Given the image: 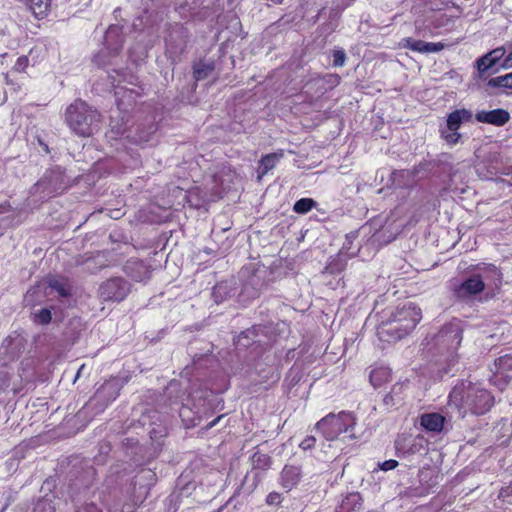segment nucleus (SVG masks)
Wrapping results in <instances>:
<instances>
[{
    "mask_svg": "<svg viewBox=\"0 0 512 512\" xmlns=\"http://www.w3.org/2000/svg\"><path fill=\"white\" fill-rule=\"evenodd\" d=\"M421 319V309L412 302L384 310L377 327V335L383 342H396L409 335Z\"/></svg>",
    "mask_w": 512,
    "mask_h": 512,
    "instance_id": "1",
    "label": "nucleus"
},
{
    "mask_svg": "<svg viewBox=\"0 0 512 512\" xmlns=\"http://www.w3.org/2000/svg\"><path fill=\"white\" fill-rule=\"evenodd\" d=\"M65 121L74 134L89 137L98 128L101 114L84 100L76 99L66 108Z\"/></svg>",
    "mask_w": 512,
    "mask_h": 512,
    "instance_id": "2",
    "label": "nucleus"
},
{
    "mask_svg": "<svg viewBox=\"0 0 512 512\" xmlns=\"http://www.w3.org/2000/svg\"><path fill=\"white\" fill-rule=\"evenodd\" d=\"M355 425L354 414L349 411H341L338 414L329 413L316 423L315 428L327 441H334L339 439L342 434H348L350 439L355 438Z\"/></svg>",
    "mask_w": 512,
    "mask_h": 512,
    "instance_id": "3",
    "label": "nucleus"
},
{
    "mask_svg": "<svg viewBox=\"0 0 512 512\" xmlns=\"http://www.w3.org/2000/svg\"><path fill=\"white\" fill-rule=\"evenodd\" d=\"M130 293V284L122 277H112L104 281L98 290L104 302H121Z\"/></svg>",
    "mask_w": 512,
    "mask_h": 512,
    "instance_id": "4",
    "label": "nucleus"
},
{
    "mask_svg": "<svg viewBox=\"0 0 512 512\" xmlns=\"http://www.w3.org/2000/svg\"><path fill=\"white\" fill-rule=\"evenodd\" d=\"M472 113L466 109H456L447 117V130H440L441 138L450 146L456 145L461 134L458 132L463 122L471 121Z\"/></svg>",
    "mask_w": 512,
    "mask_h": 512,
    "instance_id": "5",
    "label": "nucleus"
},
{
    "mask_svg": "<svg viewBox=\"0 0 512 512\" xmlns=\"http://www.w3.org/2000/svg\"><path fill=\"white\" fill-rule=\"evenodd\" d=\"M464 404L473 414L483 415L494 405V396L484 388H469Z\"/></svg>",
    "mask_w": 512,
    "mask_h": 512,
    "instance_id": "6",
    "label": "nucleus"
},
{
    "mask_svg": "<svg viewBox=\"0 0 512 512\" xmlns=\"http://www.w3.org/2000/svg\"><path fill=\"white\" fill-rule=\"evenodd\" d=\"M463 339V329L458 322H450L445 324L436 335L437 345L453 353L458 350Z\"/></svg>",
    "mask_w": 512,
    "mask_h": 512,
    "instance_id": "7",
    "label": "nucleus"
},
{
    "mask_svg": "<svg viewBox=\"0 0 512 512\" xmlns=\"http://www.w3.org/2000/svg\"><path fill=\"white\" fill-rule=\"evenodd\" d=\"M187 39L188 31L182 24H171L164 39L166 54L169 56L181 54L186 47Z\"/></svg>",
    "mask_w": 512,
    "mask_h": 512,
    "instance_id": "8",
    "label": "nucleus"
},
{
    "mask_svg": "<svg viewBox=\"0 0 512 512\" xmlns=\"http://www.w3.org/2000/svg\"><path fill=\"white\" fill-rule=\"evenodd\" d=\"M485 290V282L481 274H472L461 283L454 285L452 291L458 300L470 299Z\"/></svg>",
    "mask_w": 512,
    "mask_h": 512,
    "instance_id": "9",
    "label": "nucleus"
},
{
    "mask_svg": "<svg viewBox=\"0 0 512 512\" xmlns=\"http://www.w3.org/2000/svg\"><path fill=\"white\" fill-rule=\"evenodd\" d=\"M475 118L480 123L491 124L494 126H504L510 120V114L505 109H494L490 111H479Z\"/></svg>",
    "mask_w": 512,
    "mask_h": 512,
    "instance_id": "10",
    "label": "nucleus"
},
{
    "mask_svg": "<svg viewBox=\"0 0 512 512\" xmlns=\"http://www.w3.org/2000/svg\"><path fill=\"white\" fill-rule=\"evenodd\" d=\"M402 46L419 53H437L442 51L445 47L442 42H425L411 37L404 38L402 40Z\"/></svg>",
    "mask_w": 512,
    "mask_h": 512,
    "instance_id": "11",
    "label": "nucleus"
},
{
    "mask_svg": "<svg viewBox=\"0 0 512 512\" xmlns=\"http://www.w3.org/2000/svg\"><path fill=\"white\" fill-rule=\"evenodd\" d=\"M301 480V470L297 466L285 465L280 473L279 483L286 492L295 488Z\"/></svg>",
    "mask_w": 512,
    "mask_h": 512,
    "instance_id": "12",
    "label": "nucleus"
},
{
    "mask_svg": "<svg viewBox=\"0 0 512 512\" xmlns=\"http://www.w3.org/2000/svg\"><path fill=\"white\" fill-rule=\"evenodd\" d=\"M445 417L440 413H425L420 418L421 426L429 432L440 433L445 424Z\"/></svg>",
    "mask_w": 512,
    "mask_h": 512,
    "instance_id": "13",
    "label": "nucleus"
},
{
    "mask_svg": "<svg viewBox=\"0 0 512 512\" xmlns=\"http://www.w3.org/2000/svg\"><path fill=\"white\" fill-rule=\"evenodd\" d=\"M179 416L183 425L187 429L198 426L203 420V416L200 413V410H194V408L187 404H183L181 406L179 409Z\"/></svg>",
    "mask_w": 512,
    "mask_h": 512,
    "instance_id": "14",
    "label": "nucleus"
},
{
    "mask_svg": "<svg viewBox=\"0 0 512 512\" xmlns=\"http://www.w3.org/2000/svg\"><path fill=\"white\" fill-rule=\"evenodd\" d=\"M363 498L359 492L348 493L341 501L336 512H360Z\"/></svg>",
    "mask_w": 512,
    "mask_h": 512,
    "instance_id": "15",
    "label": "nucleus"
},
{
    "mask_svg": "<svg viewBox=\"0 0 512 512\" xmlns=\"http://www.w3.org/2000/svg\"><path fill=\"white\" fill-rule=\"evenodd\" d=\"M485 273L486 279L491 282L496 288H500L503 282V273L499 267L493 263H479L474 267Z\"/></svg>",
    "mask_w": 512,
    "mask_h": 512,
    "instance_id": "16",
    "label": "nucleus"
},
{
    "mask_svg": "<svg viewBox=\"0 0 512 512\" xmlns=\"http://www.w3.org/2000/svg\"><path fill=\"white\" fill-rule=\"evenodd\" d=\"M284 157V151L282 149L277 152L269 153L261 157L259 160L258 177L261 178L273 168H275L277 162Z\"/></svg>",
    "mask_w": 512,
    "mask_h": 512,
    "instance_id": "17",
    "label": "nucleus"
},
{
    "mask_svg": "<svg viewBox=\"0 0 512 512\" xmlns=\"http://www.w3.org/2000/svg\"><path fill=\"white\" fill-rule=\"evenodd\" d=\"M502 55L503 51L501 49H496L480 57L476 62L478 71L480 73H485L497 64Z\"/></svg>",
    "mask_w": 512,
    "mask_h": 512,
    "instance_id": "18",
    "label": "nucleus"
},
{
    "mask_svg": "<svg viewBox=\"0 0 512 512\" xmlns=\"http://www.w3.org/2000/svg\"><path fill=\"white\" fill-rule=\"evenodd\" d=\"M391 372L386 367H377L373 370H371L369 375V380L371 385L374 388H379L383 386L385 383H387L390 380Z\"/></svg>",
    "mask_w": 512,
    "mask_h": 512,
    "instance_id": "19",
    "label": "nucleus"
},
{
    "mask_svg": "<svg viewBox=\"0 0 512 512\" xmlns=\"http://www.w3.org/2000/svg\"><path fill=\"white\" fill-rule=\"evenodd\" d=\"M419 477L420 483L427 493L439 484V473L431 469L422 470Z\"/></svg>",
    "mask_w": 512,
    "mask_h": 512,
    "instance_id": "20",
    "label": "nucleus"
},
{
    "mask_svg": "<svg viewBox=\"0 0 512 512\" xmlns=\"http://www.w3.org/2000/svg\"><path fill=\"white\" fill-rule=\"evenodd\" d=\"M215 69L214 61H200L193 66V78L195 81L206 79Z\"/></svg>",
    "mask_w": 512,
    "mask_h": 512,
    "instance_id": "21",
    "label": "nucleus"
},
{
    "mask_svg": "<svg viewBox=\"0 0 512 512\" xmlns=\"http://www.w3.org/2000/svg\"><path fill=\"white\" fill-rule=\"evenodd\" d=\"M49 287L56 291L61 297L71 296V287L66 278L52 277L48 282Z\"/></svg>",
    "mask_w": 512,
    "mask_h": 512,
    "instance_id": "22",
    "label": "nucleus"
},
{
    "mask_svg": "<svg viewBox=\"0 0 512 512\" xmlns=\"http://www.w3.org/2000/svg\"><path fill=\"white\" fill-rule=\"evenodd\" d=\"M316 205L312 198H301L297 200L293 206V210L297 214H306L311 211Z\"/></svg>",
    "mask_w": 512,
    "mask_h": 512,
    "instance_id": "23",
    "label": "nucleus"
},
{
    "mask_svg": "<svg viewBox=\"0 0 512 512\" xmlns=\"http://www.w3.org/2000/svg\"><path fill=\"white\" fill-rule=\"evenodd\" d=\"M111 390V394H110V398L109 400L110 401H113L117 398V396L119 395V388L117 387L116 383H113V382H106L104 385H102L97 391H96V394L95 396L96 397H99V398H102L104 397L108 391Z\"/></svg>",
    "mask_w": 512,
    "mask_h": 512,
    "instance_id": "24",
    "label": "nucleus"
},
{
    "mask_svg": "<svg viewBox=\"0 0 512 512\" xmlns=\"http://www.w3.org/2000/svg\"><path fill=\"white\" fill-rule=\"evenodd\" d=\"M488 86L512 89V72L503 76L491 78L488 81Z\"/></svg>",
    "mask_w": 512,
    "mask_h": 512,
    "instance_id": "25",
    "label": "nucleus"
},
{
    "mask_svg": "<svg viewBox=\"0 0 512 512\" xmlns=\"http://www.w3.org/2000/svg\"><path fill=\"white\" fill-rule=\"evenodd\" d=\"M252 461L255 467L261 469H267L271 465V457L260 452H255L253 454Z\"/></svg>",
    "mask_w": 512,
    "mask_h": 512,
    "instance_id": "26",
    "label": "nucleus"
},
{
    "mask_svg": "<svg viewBox=\"0 0 512 512\" xmlns=\"http://www.w3.org/2000/svg\"><path fill=\"white\" fill-rule=\"evenodd\" d=\"M52 320L51 310L48 308H43L38 311V313L34 316V322L39 323L41 325H47Z\"/></svg>",
    "mask_w": 512,
    "mask_h": 512,
    "instance_id": "27",
    "label": "nucleus"
},
{
    "mask_svg": "<svg viewBox=\"0 0 512 512\" xmlns=\"http://www.w3.org/2000/svg\"><path fill=\"white\" fill-rule=\"evenodd\" d=\"M495 366L498 369L511 370L512 369V355L506 354L495 359Z\"/></svg>",
    "mask_w": 512,
    "mask_h": 512,
    "instance_id": "28",
    "label": "nucleus"
},
{
    "mask_svg": "<svg viewBox=\"0 0 512 512\" xmlns=\"http://www.w3.org/2000/svg\"><path fill=\"white\" fill-rule=\"evenodd\" d=\"M265 502L269 506L279 507L283 502V497L279 492L272 491L266 496Z\"/></svg>",
    "mask_w": 512,
    "mask_h": 512,
    "instance_id": "29",
    "label": "nucleus"
},
{
    "mask_svg": "<svg viewBox=\"0 0 512 512\" xmlns=\"http://www.w3.org/2000/svg\"><path fill=\"white\" fill-rule=\"evenodd\" d=\"M194 408H197V410H200V413L203 416V419H207L211 417L214 414V409L212 405L207 402L206 400H203V403L201 406L194 405Z\"/></svg>",
    "mask_w": 512,
    "mask_h": 512,
    "instance_id": "30",
    "label": "nucleus"
},
{
    "mask_svg": "<svg viewBox=\"0 0 512 512\" xmlns=\"http://www.w3.org/2000/svg\"><path fill=\"white\" fill-rule=\"evenodd\" d=\"M28 65H29L28 57L25 55H22L17 58L14 66H13V69L16 72H24L26 70V68L28 67Z\"/></svg>",
    "mask_w": 512,
    "mask_h": 512,
    "instance_id": "31",
    "label": "nucleus"
},
{
    "mask_svg": "<svg viewBox=\"0 0 512 512\" xmlns=\"http://www.w3.org/2000/svg\"><path fill=\"white\" fill-rule=\"evenodd\" d=\"M346 55L343 50H334L333 51V66L334 67H342L345 63Z\"/></svg>",
    "mask_w": 512,
    "mask_h": 512,
    "instance_id": "32",
    "label": "nucleus"
},
{
    "mask_svg": "<svg viewBox=\"0 0 512 512\" xmlns=\"http://www.w3.org/2000/svg\"><path fill=\"white\" fill-rule=\"evenodd\" d=\"M74 512H103L95 503H84L78 507Z\"/></svg>",
    "mask_w": 512,
    "mask_h": 512,
    "instance_id": "33",
    "label": "nucleus"
},
{
    "mask_svg": "<svg viewBox=\"0 0 512 512\" xmlns=\"http://www.w3.org/2000/svg\"><path fill=\"white\" fill-rule=\"evenodd\" d=\"M316 445V438L312 435L306 436L301 443L299 444V447L303 450H310L314 448Z\"/></svg>",
    "mask_w": 512,
    "mask_h": 512,
    "instance_id": "34",
    "label": "nucleus"
},
{
    "mask_svg": "<svg viewBox=\"0 0 512 512\" xmlns=\"http://www.w3.org/2000/svg\"><path fill=\"white\" fill-rule=\"evenodd\" d=\"M398 465V461L394 459L385 460L384 462L378 464L379 468L383 471L393 470L398 467Z\"/></svg>",
    "mask_w": 512,
    "mask_h": 512,
    "instance_id": "35",
    "label": "nucleus"
},
{
    "mask_svg": "<svg viewBox=\"0 0 512 512\" xmlns=\"http://www.w3.org/2000/svg\"><path fill=\"white\" fill-rule=\"evenodd\" d=\"M132 268L143 269V270H145L146 273L148 272L147 266L141 260L128 262L126 269L130 270Z\"/></svg>",
    "mask_w": 512,
    "mask_h": 512,
    "instance_id": "36",
    "label": "nucleus"
},
{
    "mask_svg": "<svg viewBox=\"0 0 512 512\" xmlns=\"http://www.w3.org/2000/svg\"><path fill=\"white\" fill-rule=\"evenodd\" d=\"M323 79H325L329 84L332 85H338L341 80L338 74H328Z\"/></svg>",
    "mask_w": 512,
    "mask_h": 512,
    "instance_id": "37",
    "label": "nucleus"
},
{
    "mask_svg": "<svg viewBox=\"0 0 512 512\" xmlns=\"http://www.w3.org/2000/svg\"><path fill=\"white\" fill-rule=\"evenodd\" d=\"M223 417H224V415L217 416L212 421H210L205 427H203L202 430L203 431H208L212 427L216 426Z\"/></svg>",
    "mask_w": 512,
    "mask_h": 512,
    "instance_id": "38",
    "label": "nucleus"
},
{
    "mask_svg": "<svg viewBox=\"0 0 512 512\" xmlns=\"http://www.w3.org/2000/svg\"><path fill=\"white\" fill-rule=\"evenodd\" d=\"M504 66L512 67V49H511V52L508 54V56L504 60Z\"/></svg>",
    "mask_w": 512,
    "mask_h": 512,
    "instance_id": "39",
    "label": "nucleus"
},
{
    "mask_svg": "<svg viewBox=\"0 0 512 512\" xmlns=\"http://www.w3.org/2000/svg\"><path fill=\"white\" fill-rule=\"evenodd\" d=\"M7 382H8L7 375L4 373H0V389L2 388L3 385H7Z\"/></svg>",
    "mask_w": 512,
    "mask_h": 512,
    "instance_id": "40",
    "label": "nucleus"
},
{
    "mask_svg": "<svg viewBox=\"0 0 512 512\" xmlns=\"http://www.w3.org/2000/svg\"><path fill=\"white\" fill-rule=\"evenodd\" d=\"M9 207H10V204L8 202H5L4 204H0V213L8 211Z\"/></svg>",
    "mask_w": 512,
    "mask_h": 512,
    "instance_id": "41",
    "label": "nucleus"
},
{
    "mask_svg": "<svg viewBox=\"0 0 512 512\" xmlns=\"http://www.w3.org/2000/svg\"><path fill=\"white\" fill-rule=\"evenodd\" d=\"M128 275L130 277H132L135 281H140L141 280V277L140 276H136L135 274H133L132 272H127Z\"/></svg>",
    "mask_w": 512,
    "mask_h": 512,
    "instance_id": "42",
    "label": "nucleus"
},
{
    "mask_svg": "<svg viewBox=\"0 0 512 512\" xmlns=\"http://www.w3.org/2000/svg\"><path fill=\"white\" fill-rule=\"evenodd\" d=\"M108 512H124L123 510L117 509V508H108Z\"/></svg>",
    "mask_w": 512,
    "mask_h": 512,
    "instance_id": "43",
    "label": "nucleus"
},
{
    "mask_svg": "<svg viewBox=\"0 0 512 512\" xmlns=\"http://www.w3.org/2000/svg\"><path fill=\"white\" fill-rule=\"evenodd\" d=\"M354 0H343L345 6H349L351 5V3L353 2Z\"/></svg>",
    "mask_w": 512,
    "mask_h": 512,
    "instance_id": "44",
    "label": "nucleus"
},
{
    "mask_svg": "<svg viewBox=\"0 0 512 512\" xmlns=\"http://www.w3.org/2000/svg\"><path fill=\"white\" fill-rule=\"evenodd\" d=\"M99 57H100V55H97V56L95 57V62H96L97 64H100V62H99Z\"/></svg>",
    "mask_w": 512,
    "mask_h": 512,
    "instance_id": "45",
    "label": "nucleus"
},
{
    "mask_svg": "<svg viewBox=\"0 0 512 512\" xmlns=\"http://www.w3.org/2000/svg\"><path fill=\"white\" fill-rule=\"evenodd\" d=\"M51 512H55V510L53 509Z\"/></svg>",
    "mask_w": 512,
    "mask_h": 512,
    "instance_id": "46",
    "label": "nucleus"
}]
</instances>
